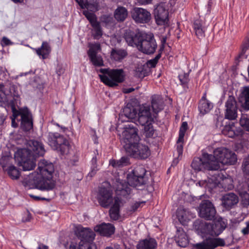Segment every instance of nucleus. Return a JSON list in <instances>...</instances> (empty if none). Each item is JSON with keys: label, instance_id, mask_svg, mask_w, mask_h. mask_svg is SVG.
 <instances>
[{"label": "nucleus", "instance_id": "nucleus-1", "mask_svg": "<svg viewBox=\"0 0 249 249\" xmlns=\"http://www.w3.org/2000/svg\"><path fill=\"white\" fill-rule=\"evenodd\" d=\"M27 147L18 149L14 154L15 160L19 166L22 167L23 171L33 170L36 166V158L43 156L45 152L44 145L38 141H29Z\"/></svg>", "mask_w": 249, "mask_h": 249}, {"label": "nucleus", "instance_id": "nucleus-2", "mask_svg": "<svg viewBox=\"0 0 249 249\" xmlns=\"http://www.w3.org/2000/svg\"><path fill=\"white\" fill-rule=\"evenodd\" d=\"M145 173V169L139 166L127 174V183L120 178H117L113 185L117 196L126 197L131 193L130 186L136 187L145 184L146 182Z\"/></svg>", "mask_w": 249, "mask_h": 249}, {"label": "nucleus", "instance_id": "nucleus-3", "mask_svg": "<svg viewBox=\"0 0 249 249\" xmlns=\"http://www.w3.org/2000/svg\"><path fill=\"white\" fill-rule=\"evenodd\" d=\"M124 37L128 45L136 47L146 54L154 53L157 46L154 35L151 33H135L128 30L125 32Z\"/></svg>", "mask_w": 249, "mask_h": 249}, {"label": "nucleus", "instance_id": "nucleus-4", "mask_svg": "<svg viewBox=\"0 0 249 249\" xmlns=\"http://www.w3.org/2000/svg\"><path fill=\"white\" fill-rule=\"evenodd\" d=\"M79 5L82 8H86L87 10L83 11V14L90 23L93 27L92 34L95 39H99L102 36L103 33L99 22L97 21V18L94 12L98 10V3L97 0H80Z\"/></svg>", "mask_w": 249, "mask_h": 249}, {"label": "nucleus", "instance_id": "nucleus-5", "mask_svg": "<svg viewBox=\"0 0 249 249\" xmlns=\"http://www.w3.org/2000/svg\"><path fill=\"white\" fill-rule=\"evenodd\" d=\"M23 185L27 189L36 188L41 191H50L55 186V182L53 178L49 177L34 176L30 174L22 181Z\"/></svg>", "mask_w": 249, "mask_h": 249}, {"label": "nucleus", "instance_id": "nucleus-6", "mask_svg": "<svg viewBox=\"0 0 249 249\" xmlns=\"http://www.w3.org/2000/svg\"><path fill=\"white\" fill-rule=\"evenodd\" d=\"M207 180L200 182L202 186L205 187L210 192L212 190L218 187L225 190H231L233 188V180L230 176L225 177L221 172L217 171L216 173L211 175Z\"/></svg>", "mask_w": 249, "mask_h": 249}, {"label": "nucleus", "instance_id": "nucleus-7", "mask_svg": "<svg viewBox=\"0 0 249 249\" xmlns=\"http://www.w3.org/2000/svg\"><path fill=\"white\" fill-rule=\"evenodd\" d=\"M99 76L102 82L112 87L117 86L124 80V72L123 69H101Z\"/></svg>", "mask_w": 249, "mask_h": 249}, {"label": "nucleus", "instance_id": "nucleus-8", "mask_svg": "<svg viewBox=\"0 0 249 249\" xmlns=\"http://www.w3.org/2000/svg\"><path fill=\"white\" fill-rule=\"evenodd\" d=\"M213 156L208 153H203L202 158H195L191 164L192 167L196 171L208 170L217 171L220 168V165L216 161L212 160Z\"/></svg>", "mask_w": 249, "mask_h": 249}, {"label": "nucleus", "instance_id": "nucleus-9", "mask_svg": "<svg viewBox=\"0 0 249 249\" xmlns=\"http://www.w3.org/2000/svg\"><path fill=\"white\" fill-rule=\"evenodd\" d=\"M48 141L50 146L53 149L60 152L61 154H66L69 152L70 145L68 141L59 133H49Z\"/></svg>", "mask_w": 249, "mask_h": 249}, {"label": "nucleus", "instance_id": "nucleus-10", "mask_svg": "<svg viewBox=\"0 0 249 249\" xmlns=\"http://www.w3.org/2000/svg\"><path fill=\"white\" fill-rule=\"evenodd\" d=\"M138 129L132 123L125 124L124 127V130L120 134V141L123 144L125 150L126 146H131L136 142H138L140 137L138 134Z\"/></svg>", "mask_w": 249, "mask_h": 249}, {"label": "nucleus", "instance_id": "nucleus-11", "mask_svg": "<svg viewBox=\"0 0 249 249\" xmlns=\"http://www.w3.org/2000/svg\"><path fill=\"white\" fill-rule=\"evenodd\" d=\"M212 160L217 161L223 164L233 165L237 161L236 154L229 149L221 147L215 149L213 151Z\"/></svg>", "mask_w": 249, "mask_h": 249}, {"label": "nucleus", "instance_id": "nucleus-12", "mask_svg": "<svg viewBox=\"0 0 249 249\" xmlns=\"http://www.w3.org/2000/svg\"><path fill=\"white\" fill-rule=\"evenodd\" d=\"M97 199L100 205L104 208H108L114 202L112 189L108 182H105L100 187L97 195Z\"/></svg>", "mask_w": 249, "mask_h": 249}, {"label": "nucleus", "instance_id": "nucleus-13", "mask_svg": "<svg viewBox=\"0 0 249 249\" xmlns=\"http://www.w3.org/2000/svg\"><path fill=\"white\" fill-rule=\"evenodd\" d=\"M226 226L227 223L221 217H219L214 221L213 223H205L202 232L205 235L217 236L223 232Z\"/></svg>", "mask_w": 249, "mask_h": 249}, {"label": "nucleus", "instance_id": "nucleus-14", "mask_svg": "<svg viewBox=\"0 0 249 249\" xmlns=\"http://www.w3.org/2000/svg\"><path fill=\"white\" fill-rule=\"evenodd\" d=\"M126 152L134 158L145 159L147 158L150 154V150L148 146L136 142L131 146H126Z\"/></svg>", "mask_w": 249, "mask_h": 249}, {"label": "nucleus", "instance_id": "nucleus-15", "mask_svg": "<svg viewBox=\"0 0 249 249\" xmlns=\"http://www.w3.org/2000/svg\"><path fill=\"white\" fill-rule=\"evenodd\" d=\"M199 216L207 220L214 218L216 214L215 209L213 203L209 200H203L198 208Z\"/></svg>", "mask_w": 249, "mask_h": 249}, {"label": "nucleus", "instance_id": "nucleus-16", "mask_svg": "<svg viewBox=\"0 0 249 249\" xmlns=\"http://www.w3.org/2000/svg\"><path fill=\"white\" fill-rule=\"evenodd\" d=\"M155 114L152 115L150 112V107L148 105H143L140 107L138 118L136 120L140 125L145 126L152 124L154 121Z\"/></svg>", "mask_w": 249, "mask_h": 249}, {"label": "nucleus", "instance_id": "nucleus-17", "mask_svg": "<svg viewBox=\"0 0 249 249\" xmlns=\"http://www.w3.org/2000/svg\"><path fill=\"white\" fill-rule=\"evenodd\" d=\"M225 245V241L222 238L208 237L201 242L194 244L193 247L194 249H214Z\"/></svg>", "mask_w": 249, "mask_h": 249}, {"label": "nucleus", "instance_id": "nucleus-18", "mask_svg": "<svg viewBox=\"0 0 249 249\" xmlns=\"http://www.w3.org/2000/svg\"><path fill=\"white\" fill-rule=\"evenodd\" d=\"M89 47L88 54L92 64L98 67L103 66V58L101 55H98V53L101 51L100 44L99 43H89Z\"/></svg>", "mask_w": 249, "mask_h": 249}, {"label": "nucleus", "instance_id": "nucleus-19", "mask_svg": "<svg viewBox=\"0 0 249 249\" xmlns=\"http://www.w3.org/2000/svg\"><path fill=\"white\" fill-rule=\"evenodd\" d=\"M132 19L137 23H147L151 19V14L146 9L134 7L131 12Z\"/></svg>", "mask_w": 249, "mask_h": 249}, {"label": "nucleus", "instance_id": "nucleus-20", "mask_svg": "<svg viewBox=\"0 0 249 249\" xmlns=\"http://www.w3.org/2000/svg\"><path fill=\"white\" fill-rule=\"evenodd\" d=\"M156 22L159 25H165L168 24V11L166 9L163 3L158 4L154 11Z\"/></svg>", "mask_w": 249, "mask_h": 249}, {"label": "nucleus", "instance_id": "nucleus-21", "mask_svg": "<svg viewBox=\"0 0 249 249\" xmlns=\"http://www.w3.org/2000/svg\"><path fill=\"white\" fill-rule=\"evenodd\" d=\"M225 118L230 120H234L237 117L236 102L233 96H230L225 103Z\"/></svg>", "mask_w": 249, "mask_h": 249}, {"label": "nucleus", "instance_id": "nucleus-22", "mask_svg": "<svg viewBox=\"0 0 249 249\" xmlns=\"http://www.w3.org/2000/svg\"><path fill=\"white\" fill-rule=\"evenodd\" d=\"M95 234L91 229L89 228L81 227L79 225V245L94 243Z\"/></svg>", "mask_w": 249, "mask_h": 249}, {"label": "nucleus", "instance_id": "nucleus-23", "mask_svg": "<svg viewBox=\"0 0 249 249\" xmlns=\"http://www.w3.org/2000/svg\"><path fill=\"white\" fill-rule=\"evenodd\" d=\"M53 172L54 167L52 163L43 160L40 161L38 163V168L36 170L37 174L36 176L53 178Z\"/></svg>", "mask_w": 249, "mask_h": 249}, {"label": "nucleus", "instance_id": "nucleus-24", "mask_svg": "<svg viewBox=\"0 0 249 249\" xmlns=\"http://www.w3.org/2000/svg\"><path fill=\"white\" fill-rule=\"evenodd\" d=\"M196 215L189 210L183 208H178L177 211V217L182 225H186L192 219L195 217Z\"/></svg>", "mask_w": 249, "mask_h": 249}, {"label": "nucleus", "instance_id": "nucleus-25", "mask_svg": "<svg viewBox=\"0 0 249 249\" xmlns=\"http://www.w3.org/2000/svg\"><path fill=\"white\" fill-rule=\"evenodd\" d=\"M21 127L25 131H29L33 128L32 114L28 109L22 111L21 117Z\"/></svg>", "mask_w": 249, "mask_h": 249}, {"label": "nucleus", "instance_id": "nucleus-26", "mask_svg": "<svg viewBox=\"0 0 249 249\" xmlns=\"http://www.w3.org/2000/svg\"><path fill=\"white\" fill-rule=\"evenodd\" d=\"M94 230L103 236L109 237L114 233L115 227L111 224L103 223L94 227Z\"/></svg>", "mask_w": 249, "mask_h": 249}, {"label": "nucleus", "instance_id": "nucleus-27", "mask_svg": "<svg viewBox=\"0 0 249 249\" xmlns=\"http://www.w3.org/2000/svg\"><path fill=\"white\" fill-rule=\"evenodd\" d=\"M238 196L233 193H228L224 195L222 199L223 207L229 210L238 202Z\"/></svg>", "mask_w": 249, "mask_h": 249}, {"label": "nucleus", "instance_id": "nucleus-28", "mask_svg": "<svg viewBox=\"0 0 249 249\" xmlns=\"http://www.w3.org/2000/svg\"><path fill=\"white\" fill-rule=\"evenodd\" d=\"M122 200L118 196L114 197V202L109 210V215L113 220H117L120 217V208Z\"/></svg>", "mask_w": 249, "mask_h": 249}, {"label": "nucleus", "instance_id": "nucleus-29", "mask_svg": "<svg viewBox=\"0 0 249 249\" xmlns=\"http://www.w3.org/2000/svg\"><path fill=\"white\" fill-rule=\"evenodd\" d=\"M137 112L136 110L133 107H125L123 111V113L120 115V118H121L123 121H131L133 124L132 120L135 119L137 116Z\"/></svg>", "mask_w": 249, "mask_h": 249}, {"label": "nucleus", "instance_id": "nucleus-30", "mask_svg": "<svg viewBox=\"0 0 249 249\" xmlns=\"http://www.w3.org/2000/svg\"><path fill=\"white\" fill-rule=\"evenodd\" d=\"M175 240L179 246L183 248L186 247L189 243L186 233L181 228L178 229L177 231Z\"/></svg>", "mask_w": 249, "mask_h": 249}, {"label": "nucleus", "instance_id": "nucleus-31", "mask_svg": "<svg viewBox=\"0 0 249 249\" xmlns=\"http://www.w3.org/2000/svg\"><path fill=\"white\" fill-rule=\"evenodd\" d=\"M151 106L153 112L157 114L163 108V101L159 95H153L151 97Z\"/></svg>", "mask_w": 249, "mask_h": 249}, {"label": "nucleus", "instance_id": "nucleus-32", "mask_svg": "<svg viewBox=\"0 0 249 249\" xmlns=\"http://www.w3.org/2000/svg\"><path fill=\"white\" fill-rule=\"evenodd\" d=\"M157 241L153 238L140 241L137 245V249H156Z\"/></svg>", "mask_w": 249, "mask_h": 249}, {"label": "nucleus", "instance_id": "nucleus-33", "mask_svg": "<svg viewBox=\"0 0 249 249\" xmlns=\"http://www.w3.org/2000/svg\"><path fill=\"white\" fill-rule=\"evenodd\" d=\"M35 50L38 55L41 57L42 59H45L48 57L51 53V48L48 42L43 41L41 46L40 48L35 49Z\"/></svg>", "mask_w": 249, "mask_h": 249}, {"label": "nucleus", "instance_id": "nucleus-34", "mask_svg": "<svg viewBox=\"0 0 249 249\" xmlns=\"http://www.w3.org/2000/svg\"><path fill=\"white\" fill-rule=\"evenodd\" d=\"M222 133L224 135L228 137L234 138L235 136L240 135L241 133V131L240 130H237L234 123H232L231 124L225 126L222 130Z\"/></svg>", "mask_w": 249, "mask_h": 249}, {"label": "nucleus", "instance_id": "nucleus-35", "mask_svg": "<svg viewBox=\"0 0 249 249\" xmlns=\"http://www.w3.org/2000/svg\"><path fill=\"white\" fill-rule=\"evenodd\" d=\"M127 55V52L124 49H112L110 53L111 59L115 61H121Z\"/></svg>", "mask_w": 249, "mask_h": 249}, {"label": "nucleus", "instance_id": "nucleus-36", "mask_svg": "<svg viewBox=\"0 0 249 249\" xmlns=\"http://www.w3.org/2000/svg\"><path fill=\"white\" fill-rule=\"evenodd\" d=\"M127 16V10L124 7H118L114 13V18L119 22L124 21Z\"/></svg>", "mask_w": 249, "mask_h": 249}, {"label": "nucleus", "instance_id": "nucleus-37", "mask_svg": "<svg viewBox=\"0 0 249 249\" xmlns=\"http://www.w3.org/2000/svg\"><path fill=\"white\" fill-rule=\"evenodd\" d=\"M129 164V159L128 157H122L119 160L110 159L109 160V165L115 168H121L127 166Z\"/></svg>", "mask_w": 249, "mask_h": 249}, {"label": "nucleus", "instance_id": "nucleus-38", "mask_svg": "<svg viewBox=\"0 0 249 249\" xmlns=\"http://www.w3.org/2000/svg\"><path fill=\"white\" fill-rule=\"evenodd\" d=\"M213 107V104L210 101H200L198 109L200 113L202 115L208 113Z\"/></svg>", "mask_w": 249, "mask_h": 249}, {"label": "nucleus", "instance_id": "nucleus-39", "mask_svg": "<svg viewBox=\"0 0 249 249\" xmlns=\"http://www.w3.org/2000/svg\"><path fill=\"white\" fill-rule=\"evenodd\" d=\"M100 22L107 28L113 26L115 24V21L111 15H103L100 18Z\"/></svg>", "mask_w": 249, "mask_h": 249}, {"label": "nucleus", "instance_id": "nucleus-40", "mask_svg": "<svg viewBox=\"0 0 249 249\" xmlns=\"http://www.w3.org/2000/svg\"><path fill=\"white\" fill-rule=\"evenodd\" d=\"M9 176L13 179H17L20 176V172L15 166L11 165L8 166L6 171Z\"/></svg>", "mask_w": 249, "mask_h": 249}, {"label": "nucleus", "instance_id": "nucleus-41", "mask_svg": "<svg viewBox=\"0 0 249 249\" xmlns=\"http://www.w3.org/2000/svg\"><path fill=\"white\" fill-rule=\"evenodd\" d=\"M241 97L245 100L244 107L246 110H249V87H245L241 92Z\"/></svg>", "mask_w": 249, "mask_h": 249}, {"label": "nucleus", "instance_id": "nucleus-42", "mask_svg": "<svg viewBox=\"0 0 249 249\" xmlns=\"http://www.w3.org/2000/svg\"><path fill=\"white\" fill-rule=\"evenodd\" d=\"M144 131L147 137L155 138L157 136L156 130L154 129L152 124H146L144 126Z\"/></svg>", "mask_w": 249, "mask_h": 249}, {"label": "nucleus", "instance_id": "nucleus-43", "mask_svg": "<svg viewBox=\"0 0 249 249\" xmlns=\"http://www.w3.org/2000/svg\"><path fill=\"white\" fill-rule=\"evenodd\" d=\"M10 92L6 90L5 86L2 83H0V103H4L7 101V95Z\"/></svg>", "mask_w": 249, "mask_h": 249}, {"label": "nucleus", "instance_id": "nucleus-44", "mask_svg": "<svg viewBox=\"0 0 249 249\" xmlns=\"http://www.w3.org/2000/svg\"><path fill=\"white\" fill-rule=\"evenodd\" d=\"M145 203V201H134L130 204L128 211L131 213L135 212L139 208L142 207Z\"/></svg>", "mask_w": 249, "mask_h": 249}, {"label": "nucleus", "instance_id": "nucleus-45", "mask_svg": "<svg viewBox=\"0 0 249 249\" xmlns=\"http://www.w3.org/2000/svg\"><path fill=\"white\" fill-rule=\"evenodd\" d=\"M239 123L244 129L249 132V118L247 115H242Z\"/></svg>", "mask_w": 249, "mask_h": 249}, {"label": "nucleus", "instance_id": "nucleus-46", "mask_svg": "<svg viewBox=\"0 0 249 249\" xmlns=\"http://www.w3.org/2000/svg\"><path fill=\"white\" fill-rule=\"evenodd\" d=\"M241 197V203L245 207H247L249 205V194L245 191L240 193Z\"/></svg>", "mask_w": 249, "mask_h": 249}, {"label": "nucleus", "instance_id": "nucleus-47", "mask_svg": "<svg viewBox=\"0 0 249 249\" xmlns=\"http://www.w3.org/2000/svg\"><path fill=\"white\" fill-rule=\"evenodd\" d=\"M188 128V124L186 122H183L179 128V141H180L183 140L184 137L185 132Z\"/></svg>", "mask_w": 249, "mask_h": 249}, {"label": "nucleus", "instance_id": "nucleus-48", "mask_svg": "<svg viewBox=\"0 0 249 249\" xmlns=\"http://www.w3.org/2000/svg\"><path fill=\"white\" fill-rule=\"evenodd\" d=\"M135 75L139 78H143L146 75V71L143 66H139L135 70Z\"/></svg>", "mask_w": 249, "mask_h": 249}, {"label": "nucleus", "instance_id": "nucleus-49", "mask_svg": "<svg viewBox=\"0 0 249 249\" xmlns=\"http://www.w3.org/2000/svg\"><path fill=\"white\" fill-rule=\"evenodd\" d=\"M10 160L11 159L8 157H3L0 159V164L4 171H6Z\"/></svg>", "mask_w": 249, "mask_h": 249}, {"label": "nucleus", "instance_id": "nucleus-50", "mask_svg": "<svg viewBox=\"0 0 249 249\" xmlns=\"http://www.w3.org/2000/svg\"><path fill=\"white\" fill-rule=\"evenodd\" d=\"M242 168L243 172L246 174L249 175V157L244 159Z\"/></svg>", "mask_w": 249, "mask_h": 249}, {"label": "nucleus", "instance_id": "nucleus-51", "mask_svg": "<svg viewBox=\"0 0 249 249\" xmlns=\"http://www.w3.org/2000/svg\"><path fill=\"white\" fill-rule=\"evenodd\" d=\"M183 142L184 139L181 140V141H179V138L177 142V150L178 154V156H181L183 153Z\"/></svg>", "mask_w": 249, "mask_h": 249}, {"label": "nucleus", "instance_id": "nucleus-52", "mask_svg": "<svg viewBox=\"0 0 249 249\" xmlns=\"http://www.w3.org/2000/svg\"><path fill=\"white\" fill-rule=\"evenodd\" d=\"M79 249H98L96 245L94 243L82 245H79Z\"/></svg>", "mask_w": 249, "mask_h": 249}, {"label": "nucleus", "instance_id": "nucleus-53", "mask_svg": "<svg viewBox=\"0 0 249 249\" xmlns=\"http://www.w3.org/2000/svg\"><path fill=\"white\" fill-rule=\"evenodd\" d=\"M99 169V168H98V166L97 163L96 164L91 165V171L88 174V177H89L90 178H92L96 174L97 171H98Z\"/></svg>", "mask_w": 249, "mask_h": 249}, {"label": "nucleus", "instance_id": "nucleus-54", "mask_svg": "<svg viewBox=\"0 0 249 249\" xmlns=\"http://www.w3.org/2000/svg\"><path fill=\"white\" fill-rule=\"evenodd\" d=\"M12 113H13V117L12 118L16 119L18 116H20L21 117V114L22 113V111L20 112L15 107L13 106L12 107Z\"/></svg>", "mask_w": 249, "mask_h": 249}, {"label": "nucleus", "instance_id": "nucleus-55", "mask_svg": "<svg viewBox=\"0 0 249 249\" xmlns=\"http://www.w3.org/2000/svg\"><path fill=\"white\" fill-rule=\"evenodd\" d=\"M90 135L92 140L94 142V143L97 144L98 143V137L96 135L95 130H93V129H91L90 132Z\"/></svg>", "mask_w": 249, "mask_h": 249}, {"label": "nucleus", "instance_id": "nucleus-56", "mask_svg": "<svg viewBox=\"0 0 249 249\" xmlns=\"http://www.w3.org/2000/svg\"><path fill=\"white\" fill-rule=\"evenodd\" d=\"M196 34L198 38H200L203 37L204 36V31L203 28H199L195 30Z\"/></svg>", "mask_w": 249, "mask_h": 249}, {"label": "nucleus", "instance_id": "nucleus-57", "mask_svg": "<svg viewBox=\"0 0 249 249\" xmlns=\"http://www.w3.org/2000/svg\"><path fill=\"white\" fill-rule=\"evenodd\" d=\"M199 28H202V25L199 20H196L194 23V29L195 30Z\"/></svg>", "mask_w": 249, "mask_h": 249}, {"label": "nucleus", "instance_id": "nucleus-58", "mask_svg": "<svg viewBox=\"0 0 249 249\" xmlns=\"http://www.w3.org/2000/svg\"><path fill=\"white\" fill-rule=\"evenodd\" d=\"M2 44L5 45H9L12 44L11 41L6 37H3L2 38Z\"/></svg>", "mask_w": 249, "mask_h": 249}, {"label": "nucleus", "instance_id": "nucleus-59", "mask_svg": "<svg viewBox=\"0 0 249 249\" xmlns=\"http://www.w3.org/2000/svg\"><path fill=\"white\" fill-rule=\"evenodd\" d=\"M246 227L243 228L242 230V232L244 235L248 234L249 233V224L246 222Z\"/></svg>", "mask_w": 249, "mask_h": 249}, {"label": "nucleus", "instance_id": "nucleus-60", "mask_svg": "<svg viewBox=\"0 0 249 249\" xmlns=\"http://www.w3.org/2000/svg\"><path fill=\"white\" fill-rule=\"evenodd\" d=\"M69 249H78L77 244L76 242H71Z\"/></svg>", "mask_w": 249, "mask_h": 249}, {"label": "nucleus", "instance_id": "nucleus-61", "mask_svg": "<svg viewBox=\"0 0 249 249\" xmlns=\"http://www.w3.org/2000/svg\"><path fill=\"white\" fill-rule=\"evenodd\" d=\"M212 3H213L212 0H209L208 2L207 5H206V8L207 9V12L208 13H210L211 12Z\"/></svg>", "mask_w": 249, "mask_h": 249}, {"label": "nucleus", "instance_id": "nucleus-62", "mask_svg": "<svg viewBox=\"0 0 249 249\" xmlns=\"http://www.w3.org/2000/svg\"><path fill=\"white\" fill-rule=\"evenodd\" d=\"M142 5L148 4L151 3L153 0H139Z\"/></svg>", "mask_w": 249, "mask_h": 249}, {"label": "nucleus", "instance_id": "nucleus-63", "mask_svg": "<svg viewBox=\"0 0 249 249\" xmlns=\"http://www.w3.org/2000/svg\"><path fill=\"white\" fill-rule=\"evenodd\" d=\"M5 120V116L1 113H0V125L2 124Z\"/></svg>", "mask_w": 249, "mask_h": 249}, {"label": "nucleus", "instance_id": "nucleus-64", "mask_svg": "<svg viewBox=\"0 0 249 249\" xmlns=\"http://www.w3.org/2000/svg\"><path fill=\"white\" fill-rule=\"evenodd\" d=\"M37 249H49L48 247L41 243H39Z\"/></svg>", "mask_w": 249, "mask_h": 249}]
</instances>
